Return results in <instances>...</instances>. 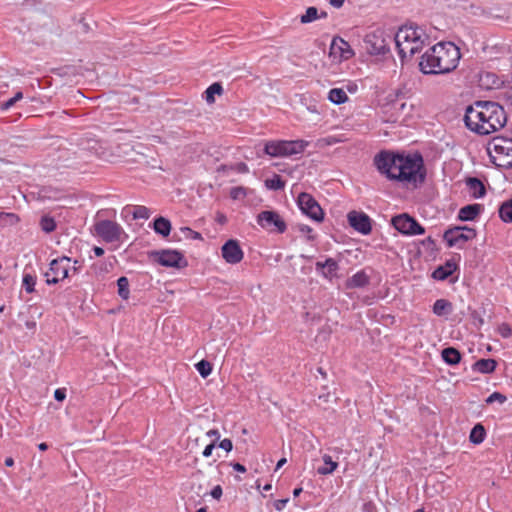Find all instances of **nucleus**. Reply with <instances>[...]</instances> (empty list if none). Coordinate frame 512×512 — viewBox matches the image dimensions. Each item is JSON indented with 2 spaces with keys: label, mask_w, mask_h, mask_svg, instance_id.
Here are the masks:
<instances>
[{
  "label": "nucleus",
  "mask_w": 512,
  "mask_h": 512,
  "mask_svg": "<svg viewBox=\"0 0 512 512\" xmlns=\"http://www.w3.org/2000/svg\"><path fill=\"white\" fill-rule=\"evenodd\" d=\"M374 163L391 180L415 185L423 182L425 178L423 159L419 154L404 155L382 151L375 156Z\"/></svg>",
  "instance_id": "nucleus-1"
},
{
  "label": "nucleus",
  "mask_w": 512,
  "mask_h": 512,
  "mask_svg": "<svg viewBox=\"0 0 512 512\" xmlns=\"http://www.w3.org/2000/svg\"><path fill=\"white\" fill-rule=\"evenodd\" d=\"M465 124L473 132L488 135L504 127L507 122L502 106L495 102H476L465 113Z\"/></svg>",
  "instance_id": "nucleus-2"
},
{
  "label": "nucleus",
  "mask_w": 512,
  "mask_h": 512,
  "mask_svg": "<svg viewBox=\"0 0 512 512\" xmlns=\"http://www.w3.org/2000/svg\"><path fill=\"white\" fill-rule=\"evenodd\" d=\"M460 49L452 42H439L428 49L419 62L424 74H445L457 68Z\"/></svg>",
  "instance_id": "nucleus-3"
},
{
  "label": "nucleus",
  "mask_w": 512,
  "mask_h": 512,
  "mask_svg": "<svg viewBox=\"0 0 512 512\" xmlns=\"http://www.w3.org/2000/svg\"><path fill=\"white\" fill-rule=\"evenodd\" d=\"M396 48L402 61L410 59L427 44L429 37L417 26L405 25L394 36Z\"/></svg>",
  "instance_id": "nucleus-4"
},
{
  "label": "nucleus",
  "mask_w": 512,
  "mask_h": 512,
  "mask_svg": "<svg viewBox=\"0 0 512 512\" xmlns=\"http://www.w3.org/2000/svg\"><path fill=\"white\" fill-rule=\"evenodd\" d=\"M115 219V209L98 210V238L110 245L112 250L119 248L128 238L123 227Z\"/></svg>",
  "instance_id": "nucleus-5"
},
{
  "label": "nucleus",
  "mask_w": 512,
  "mask_h": 512,
  "mask_svg": "<svg viewBox=\"0 0 512 512\" xmlns=\"http://www.w3.org/2000/svg\"><path fill=\"white\" fill-rule=\"evenodd\" d=\"M487 153L491 161L498 167H512V139L504 137L493 138L488 146Z\"/></svg>",
  "instance_id": "nucleus-6"
},
{
  "label": "nucleus",
  "mask_w": 512,
  "mask_h": 512,
  "mask_svg": "<svg viewBox=\"0 0 512 512\" xmlns=\"http://www.w3.org/2000/svg\"><path fill=\"white\" fill-rule=\"evenodd\" d=\"M308 142L304 140H271L264 146V152L271 157H288L303 153Z\"/></svg>",
  "instance_id": "nucleus-7"
},
{
  "label": "nucleus",
  "mask_w": 512,
  "mask_h": 512,
  "mask_svg": "<svg viewBox=\"0 0 512 512\" xmlns=\"http://www.w3.org/2000/svg\"><path fill=\"white\" fill-rule=\"evenodd\" d=\"M388 37L382 29L373 30L365 35L363 48L372 56L384 55L389 52Z\"/></svg>",
  "instance_id": "nucleus-8"
},
{
  "label": "nucleus",
  "mask_w": 512,
  "mask_h": 512,
  "mask_svg": "<svg viewBox=\"0 0 512 512\" xmlns=\"http://www.w3.org/2000/svg\"><path fill=\"white\" fill-rule=\"evenodd\" d=\"M71 269V259L66 256L53 259L47 271L44 272L45 282L48 285H54L68 277Z\"/></svg>",
  "instance_id": "nucleus-9"
},
{
  "label": "nucleus",
  "mask_w": 512,
  "mask_h": 512,
  "mask_svg": "<svg viewBox=\"0 0 512 512\" xmlns=\"http://www.w3.org/2000/svg\"><path fill=\"white\" fill-rule=\"evenodd\" d=\"M477 233L474 228L468 226H455L447 229L443 234V239L447 246L462 249L468 241L473 240Z\"/></svg>",
  "instance_id": "nucleus-10"
},
{
  "label": "nucleus",
  "mask_w": 512,
  "mask_h": 512,
  "mask_svg": "<svg viewBox=\"0 0 512 512\" xmlns=\"http://www.w3.org/2000/svg\"><path fill=\"white\" fill-rule=\"evenodd\" d=\"M391 223L403 235H422L425 232L424 227L406 213L394 216Z\"/></svg>",
  "instance_id": "nucleus-11"
},
{
  "label": "nucleus",
  "mask_w": 512,
  "mask_h": 512,
  "mask_svg": "<svg viewBox=\"0 0 512 512\" xmlns=\"http://www.w3.org/2000/svg\"><path fill=\"white\" fill-rule=\"evenodd\" d=\"M301 211L316 222H322L324 212L317 201L308 193L302 192L297 198Z\"/></svg>",
  "instance_id": "nucleus-12"
},
{
  "label": "nucleus",
  "mask_w": 512,
  "mask_h": 512,
  "mask_svg": "<svg viewBox=\"0 0 512 512\" xmlns=\"http://www.w3.org/2000/svg\"><path fill=\"white\" fill-rule=\"evenodd\" d=\"M353 56L354 51L347 41L339 36L332 39L329 49V58L333 63H341L351 59Z\"/></svg>",
  "instance_id": "nucleus-13"
},
{
  "label": "nucleus",
  "mask_w": 512,
  "mask_h": 512,
  "mask_svg": "<svg viewBox=\"0 0 512 512\" xmlns=\"http://www.w3.org/2000/svg\"><path fill=\"white\" fill-rule=\"evenodd\" d=\"M257 223L264 229L269 231L284 233L286 231V223L282 217L274 211H262L257 216Z\"/></svg>",
  "instance_id": "nucleus-14"
},
{
  "label": "nucleus",
  "mask_w": 512,
  "mask_h": 512,
  "mask_svg": "<svg viewBox=\"0 0 512 512\" xmlns=\"http://www.w3.org/2000/svg\"><path fill=\"white\" fill-rule=\"evenodd\" d=\"M155 261L165 267H184L187 262L184 256L176 250H161L153 253Z\"/></svg>",
  "instance_id": "nucleus-15"
},
{
  "label": "nucleus",
  "mask_w": 512,
  "mask_h": 512,
  "mask_svg": "<svg viewBox=\"0 0 512 512\" xmlns=\"http://www.w3.org/2000/svg\"><path fill=\"white\" fill-rule=\"evenodd\" d=\"M221 255L226 263L235 265L240 263L244 258V252L235 239L226 241L221 247Z\"/></svg>",
  "instance_id": "nucleus-16"
},
{
  "label": "nucleus",
  "mask_w": 512,
  "mask_h": 512,
  "mask_svg": "<svg viewBox=\"0 0 512 512\" xmlns=\"http://www.w3.org/2000/svg\"><path fill=\"white\" fill-rule=\"evenodd\" d=\"M347 220L349 225L359 233L368 235L372 231L371 219L364 212L350 211L347 214Z\"/></svg>",
  "instance_id": "nucleus-17"
},
{
  "label": "nucleus",
  "mask_w": 512,
  "mask_h": 512,
  "mask_svg": "<svg viewBox=\"0 0 512 512\" xmlns=\"http://www.w3.org/2000/svg\"><path fill=\"white\" fill-rule=\"evenodd\" d=\"M386 108L391 111V115L389 116L388 120L395 122L403 114L408 115L412 105H408V103L402 99H396L388 104Z\"/></svg>",
  "instance_id": "nucleus-18"
},
{
  "label": "nucleus",
  "mask_w": 512,
  "mask_h": 512,
  "mask_svg": "<svg viewBox=\"0 0 512 512\" xmlns=\"http://www.w3.org/2000/svg\"><path fill=\"white\" fill-rule=\"evenodd\" d=\"M479 84L487 90L499 89L503 85V80L493 72H483L480 74Z\"/></svg>",
  "instance_id": "nucleus-19"
},
{
  "label": "nucleus",
  "mask_w": 512,
  "mask_h": 512,
  "mask_svg": "<svg viewBox=\"0 0 512 512\" xmlns=\"http://www.w3.org/2000/svg\"><path fill=\"white\" fill-rule=\"evenodd\" d=\"M369 284V276L363 271H358L345 282L347 289L362 288Z\"/></svg>",
  "instance_id": "nucleus-20"
},
{
  "label": "nucleus",
  "mask_w": 512,
  "mask_h": 512,
  "mask_svg": "<svg viewBox=\"0 0 512 512\" xmlns=\"http://www.w3.org/2000/svg\"><path fill=\"white\" fill-rule=\"evenodd\" d=\"M456 268L457 265L453 261H447L444 265L437 267L433 271L432 277L436 280L443 281L451 276Z\"/></svg>",
  "instance_id": "nucleus-21"
},
{
  "label": "nucleus",
  "mask_w": 512,
  "mask_h": 512,
  "mask_svg": "<svg viewBox=\"0 0 512 512\" xmlns=\"http://www.w3.org/2000/svg\"><path fill=\"white\" fill-rule=\"evenodd\" d=\"M469 193L474 198H481L485 195L486 189L481 180L475 177H469L466 180Z\"/></svg>",
  "instance_id": "nucleus-22"
},
{
  "label": "nucleus",
  "mask_w": 512,
  "mask_h": 512,
  "mask_svg": "<svg viewBox=\"0 0 512 512\" xmlns=\"http://www.w3.org/2000/svg\"><path fill=\"white\" fill-rule=\"evenodd\" d=\"M480 211V204L466 205L459 210L458 218L462 221H472L480 214Z\"/></svg>",
  "instance_id": "nucleus-23"
},
{
  "label": "nucleus",
  "mask_w": 512,
  "mask_h": 512,
  "mask_svg": "<svg viewBox=\"0 0 512 512\" xmlns=\"http://www.w3.org/2000/svg\"><path fill=\"white\" fill-rule=\"evenodd\" d=\"M496 367L497 362L494 359H480L473 364L472 369L482 374H490Z\"/></svg>",
  "instance_id": "nucleus-24"
},
{
  "label": "nucleus",
  "mask_w": 512,
  "mask_h": 512,
  "mask_svg": "<svg viewBox=\"0 0 512 512\" xmlns=\"http://www.w3.org/2000/svg\"><path fill=\"white\" fill-rule=\"evenodd\" d=\"M322 460L324 465L317 468L319 475L332 474L338 468V463L334 461L330 455L324 454Z\"/></svg>",
  "instance_id": "nucleus-25"
},
{
  "label": "nucleus",
  "mask_w": 512,
  "mask_h": 512,
  "mask_svg": "<svg viewBox=\"0 0 512 512\" xmlns=\"http://www.w3.org/2000/svg\"><path fill=\"white\" fill-rule=\"evenodd\" d=\"M153 229L157 234L167 237L171 232V223L164 217H158L154 220Z\"/></svg>",
  "instance_id": "nucleus-26"
},
{
  "label": "nucleus",
  "mask_w": 512,
  "mask_h": 512,
  "mask_svg": "<svg viewBox=\"0 0 512 512\" xmlns=\"http://www.w3.org/2000/svg\"><path fill=\"white\" fill-rule=\"evenodd\" d=\"M316 268L323 269V274L325 277H332L336 274V271L338 270V263L332 259L328 258L325 262H317Z\"/></svg>",
  "instance_id": "nucleus-27"
},
{
  "label": "nucleus",
  "mask_w": 512,
  "mask_h": 512,
  "mask_svg": "<svg viewBox=\"0 0 512 512\" xmlns=\"http://www.w3.org/2000/svg\"><path fill=\"white\" fill-rule=\"evenodd\" d=\"M453 310V305L446 299H438L433 305V313L437 316H444L450 314Z\"/></svg>",
  "instance_id": "nucleus-28"
},
{
  "label": "nucleus",
  "mask_w": 512,
  "mask_h": 512,
  "mask_svg": "<svg viewBox=\"0 0 512 512\" xmlns=\"http://www.w3.org/2000/svg\"><path fill=\"white\" fill-rule=\"evenodd\" d=\"M223 92L221 83L215 82L205 90L204 98L208 104H213L215 103V95L221 96Z\"/></svg>",
  "instance_id": "nucleus-29"
},
{
  "label": "nucleus",
  "mask_w": 512,
  "mask_h": 512,
  "mask_svg": "<svg viewBox=\"0 0 512 512\" xmlns=\"http://www.w3.org/2000/svg\"><path fill=\"white\" fill-rule=\"evenodd\" d=\"M442 358L447 364L456 365L461 360V354L457 349L448 347L442 350Z\"/></svg>",
  "instance_id": "nucleus-30"
},
{
  "label": "nucleus",
  "mask_w": 512,
  "mask_h": 512,
  "mask_svg": "<svg viewBox=\"0 0 512 512\" xmlns=\"http://www.w3.org/2000/svg\"><path fill=\"white\" fill-rule=\"evenodd\" d=\"M328 99L332 103L340 105L346 103L349 100V97L344 89L333 88L328 93Z\"/></svg>",
  "instance_id": "nucleus-31"
},
{
  "label": "nucleus",
  "mask_w": 512,
  "mask_h": 512,
  "mask_svg": "<svg viewBox=\"0 0 512 512\" xmlns=\"http://www.w3.org/2000/svg\"><path fill=\"white\" fill-rule=\"evenodd\" d=\"M486 437V431L482 424H476L471 432L469 439L473 444H481Z\"/></svg>",
  "instance_id": "nucleus-32"
},
{
  "label": "nucleus",
  "mask_w": 512,
  "mask_h": 512,
  "mask_svg": "<svg viewBox=\"0 0 512 512\" xmlns=\"http://www.w3.org/2000/svg\"><path fill=\"white\" fill-rule=\"evenodd\" d=\"M499 216L504 222H512V199L500 206Z\"/></svg>",
  "instance_id": "nucleus-33"
},
{
  "label": "nucleus",
  "mask_w": 512,
  "mask_h": 512,
  "mask_svg": "<svg viewBox=\"0 0 512 512\" xmlns=\"http://www.w3.org/2000/svg\"><path fill=\"white\" fill-rule=\"evenodd\" d=\"M117 286H118V294L119 296L124 299V300H127L129 298V281L126 277H120L118 280H117Z\"/></svg>",
  "instance_id": "nucleus-34"
},
{
  "label": "nucleus",
  "mask_w": 512,
  "mask_h": 512,
  "mask_svg": "<svg viewBox=\"0 0 512 512\" xmlns=\"http://www.w3.org/2000/svg\"><path fill=\"white\" fill-rule=\"evenodd\" d=\"M22 285L27 293H32L35 290L36 277L30 273H24L22 278Z\"/></svg>",
  "instance_id": "nucleus-35"
},
{
  "label": "nucleus",
  "mask_w": 512,
  "mask_h": 512,
  "mask_svg": "<svg viewBox=\"0 0 512 512\" xmlns=\"http://www.w3.org/2000/svg\"><path fill=\"white\" fill-rule=\"evenodd\" d=\"M195 366L203 378L208 377L212 372V365L209 361L201 360Z\"/></svg>",
  "instance_id": "nucleus-36"
},
{
  "label": "nucleus",
  "mask_w": 512,
  "mask_h": 512,
  "mask_svg": "<svg viewBox=\"0 0 512 512\" xmlns=\"http://www.w3.org/2000/svg\"><path fill=\"white\" fill-rule=\"evenodd\" d=\"M40 226L41 229L46 232L50 233L55 230L56 223L55 220L50 216H43L40 220Z\"/></svg>",
  "instance_id": "nucleus-37"
},
{
  "label": "nucleus",
  "mask_w": 512,
  "mask_h": 512,
  "mask_svg": "<svg viewBox=\"0 0 512 512\" xmlns=\"http://www.w3.org/2000/svg\"><path fill=\"white\" fill-rule=\"evenodd\" d=\"M266 187L273 190L283 189L285 186L284 181L279 175H274L271 179L265 181Z\"/></svg>",
  "instance_id": "nucleus-38"
},
{
  "label": "nucleus",
  "mask_w": 512,
  "mask_h": 512,
  "mask_svg": "<svg viewBox=\"0 0 512 512\" xmlns=\"http://www.w3.org/2000/svg\"><path fill=\"white\" fill-rule=\"evenodd\" d=\"M132 216L134 219H148L150 217V210L146 206H134Z\"/></svg>",
  "instance_id": "nucleus-39"
},
{
  "label": "nucleus",
  "mask_w": 512,
  "mask_h": 512,
  "mask_svg": "<svg viewBox=\"0 0 512 512\" xmlns=\"http://www.w3.org/2000/svg\"><path fill=\"white\" fill-rule=\"evenodd\" d=\"M318 18V10L316 7L307 8L305 14L301 16V23H310Z\"/></svg>",
  "instance_id": "nucleus-40"
},
{
  "label": "nucleus",
  "mask_w": 512,
  "mask_h": 512,
  "mask_svg": "<svg viewBox=\"0 0 512 512\" xmlns=\"http://www.w3.org/2000/svg\"><path fill=\"white\" fill-rule=\"evenodd\" d=\"M18 218L13 213L0 212V229L8 224L17 222Z\"/></svg>",
  "instance_id": "nucleus-41"
},
{
  "label": "nucleus",
  "mask_w": 512,
  "mask_h": 512,
  "mask_svg": "<svg viewBox=\"0 0 512 512\" xmlns=\"http://www.w3.org/2000/svg\"><path fill=\"white\" fill-rule=\"evenodd\" d=\"M497 331L503 338H509L512 336V328L507 323L500 324Z\"/></svg>",
  "instance_id": "nucleus-42"
},
{
  "label": "nucleus",
  "mask_w": 512,
  "mask_h": 512,
  "mask_svg": "<svg viewBox=\"0 0 512 512\" xmlns=\"http://www.w3.org/2000/svg\"><path fill=\"white\" fill-rule=\"evenodd\" d=\"M507 400L506 396L499 393V392H493L487 399H486V403L487 404H491L495 401L499 402V403H504L505 401Z\"/></svg>",
  "instance_id": "nucleus-43"
},
{
  "label": "nucleus",
  "mask_w": 512,
  "mask_h": 512,
  "mask_svg": "<svg viewBox=\"0 0 512 512\" xmlns=\"http://www.w3.org/2000/svg\"><path fill=\"white\" fill-rule=\"evenodd\" d=\"M181 231L185 234L186 237L193 240H202V236L199 232L192 230L189 227L181 228Z\"/></svg>",
  "instance_id": "nucleus-44"
},
{
  "label": "nucleus",
  "mask_w": 512,
  "mask_h": 512,
  "mask_svg": "<svg viewBox=\"0 0 512 512\" xmlns=\"http://www.w3.org/2000/svg\"><path fill=\"white\" fill-rule=\"evenodd\" d=\"M230 196L232 199H239L246 196L245 189L243 187H233L230 190Z\"/></svg>",
  "instance_id": "nucleus-45"
},
{
  "label": "nucleus",
  "mask_w": 512,
  "mask_h": 512,
  "mask_svg": "<svg viewBox=\"0 0 512 512\" xmlns=\"http://www.w3.org/2000/svg\"><path fill=\"white\" fill-rule=\"evenodd\" d=\"M218 447L226 452H230L233 449V443L230 439L225 438L219 442Z\"/></svg>",
  "instance_id": "nucleus-46"
},
{
  "label": "nucleus",
  "mask_w": 512,
  "mask_h": 512,
  "mask_svg": "<svg viewBox=\"0 0 512 512\" xmlns=\"http://www.w3.org/2000/svg\"><path fill=\"white\" fill-rule=\"evenodd\" d=\"M300 231L307 235L308 240H313L315 238V235L313 233V229L307 225H301Z\"/></svg>",
  "instance_id": "nucleus-47"
},
{
  "label": "nucleus",
  "mask_w": 512,
  "mask_h": 512,
  "mask_svg": "<svg viewBox=\"0 0 512 512\" xmlns=\"http://www.w3.org/2000/svg\"><path fill=\"white\" fill-rule=\"evenodd\" d=\"M222 494H223V490H222V487L220 485H216L210 492V495L216 499V500H220V498L222 497Z\"/></svg>",
  "instance_id": "nucleus-48"
},
{
  "label": "nucleus",
  "mask_w": 512,
  "mask_h": 512,
  "mask_svg": "<svg viewBox=\"0 0 512 512\" xmlns=\"http://www.w3.org/2000/svg\"><path fill=\"white\" fill-rule=\"evenodd\" d=\"M54 398L57 401H63L66 398V390L64 388H58L54 392Z\"/></svg>",
  "instance_id": "nucleus-49"
},
{
  "label": "nucleus",
  "mask_w": 512,
  "mask_h": 512,
  "mask_svg": "<svg viewBox=\"0 0 512 512\" xmlns=\"http://www.w3.org/2000/svg\"><path fill=\"white\" fill-rule=\"evenodd\" d=\"M215 447H216L215 441H212L210 444H208V445L204 448V450H203V452H202V455H203L204 457H210V456L212 455V452H213V450H214V448H215Z\"/></svg>",
  "instance_id": "nucleus-50"
},
{
  "label": "nucleus",
  "mask_w": 512,
  "mask_h": 512,
  "mask_svg": "<svg viewBox=\"0 0 512 512\" xmlns=\"http://www.w3.org/2000/svg\"><path fill=\"white\" fill-rule=\"evenodd\" d=\"M206 436L209 437V438H212L213 441H215V444H216L217 441L220 439V432L217 429H211V430L206 432Z\"/></svg>",
  "instance_id": "nucleus-51"
},
{
  "label": "nucleus",
  "mask_w": 512,
  "mask_h": 512,
  "mask_svg": "<svg viewBox=\"0 0 512 512\" xmlns=\"http://www.w3.org/2000/svg\"><path fill=\"white\" fill-rule=\"evenodd\" d=\"M289 499L288 498H285V499H279L277 501L274 502V507L277 511H282L286 504L288 503Z\"/></svg>",
  "instance_id": "nucleus-52"
},
{
  "label": "nucleus",
  "mask_w": 512,
  "mask_h": 512,
  "mask_svg": "<svg viewBox=\"0 0 512 512\" xmlns=\"http://www.w3.org/2000/svg\"><path fill=\"white\" fill-rule=\"evenodd\" d=\"M15 101L13 98H10L9 100H7L6 102H3L1 105H0V110L1 111H7L9 110L12 106L15 105Z\"/></svg>",
  "instance_id": "nucleus-53"
},
{
  "label": "nucleus",
  "mask_w": 512,
  "mask_h": 512,
  "mask_svg": "<svg viewBox=\"0 0 512 512\" xmlns=\"http://www.w3.org/2000/svg\"><path fill=\"white\" fill-rule=\"evenodd\" d=\"M232 467L237 472H240V473H245L246 472L245 466L240 464V463H234V464H232Z\"/></svg>",
  "instance_id": "nucleus-54"
},
{
  "label": "nucleus",
  "mask_w": 512,
  "mask_h": 512,
  "mask_svg": "<svg viewBox=\"0 0 512 512\" xmlns=\"http://www.w3.org/2000/svg\"><path fill=\"white\" fill-rule=\"evenodd\" d=\"M344 3V0H330V4L334 7H341Z\"/></svg>",
  "instance_id": "nucleus-55"
},
{
  "label": "nucleus",
  "mask_w": 512,
  "mask_h": 512,
  "mask_svg": "<svg viewBox=\"0 0 512 512\" xmlns=\"http://www.w3.org/2000/svg\"><path fill=\"white\" fill-rule=\"evenodd\" d=\"M505 97L507 100H509L512 104V86L506 91Z\"/></svg>",
  "instance_id": "nucleus-56"
},
{
  "label": "nucleus",
  "mask_w": 512,
  "mask_h": 512,
  "mask_svg": "<svg viewBox=\"0 0 512 512\" xmlns=\"http://www.w3.org/2000/svg\"><path fill=\"white\" fill-rule=\"evenodd\" d=\"M5 465L7 467H12L14 465V459L12 457H7L5 459Z\"/></svg>",
  "instance_id": "nucleus-57"
},
{
  "label": "nucleus",
  "mask_w": 512,
  "mask_h": 512,
  "mask_svg": "<svg viewBox=\"0 0 512 512\" xmlns=\"http://www.w3.org/2000/svg\"><path fill=\"white\" fill-rule=\"evenodd\" d=\"M287 462L286 458H281L276 465V470L280 469Z\"/></svg>",
  "instance_id": "nucleus-58"
},
{
  "label": "nucleus",
  "mask_w": 512,
  "mask_h": 512,
  "mask_svg": "<svg viewBox=\"0 0 512 512\" xmlns=\"http://www.w3.org/2000/svg\"><path fill=\"white\" fill-rule=\"evenodd\" d=\"M12 98L14 99L15 102H17L23 98V93L17 92Z\"/></svg>",
  "instance_id": "nucleus-59"
},
{
  "label": "nucleus",
  "mask_w": 512,
  "mask_h": 512,
  "mask_svg": "<svg viewBox=\"0 0 512 512\" xmlns=\"http://www.w3.org/2000/svg\"><path fill=\"white\" fill-rule=\"evenodd\" d=\"M38 449L41 450V451H46L48 449V445L46 443H40L38 445Z\"/></svg>",
  "instance_id": "nucleus-60"
},
{
  "label": "nucleus",
  "mask_w": 512,
  "mask_h": 512,
  "mask_svg": "<svg viewBox=\"0 0 512 512\" xmlns=\"http://www.w3.org/2000/svg\"><path fill=\"white\" fill-rule=\"evenodd\" d=\"M301 492H302V488L301 487L295 488L293 490L294 497H298L301 494Z\"/></svg>",
  "instance_id": "nucleus-61"
},
{
  "label": "nucleus",
  "mask_w": 512,
  "mask_h": 512,
  "mask_svg": "<svg viewBox=\"0 0 512 512\" xmlns=\"http://www.w3.org/2000/svg\"><path fill=\"white\" fill-rule=\"evenodd\" d=\"M104 254V250L101 247H98V257Z\"/></svg>",
  "instance_id": "nucleus-62"
},
{
  "label": "nucleus",
  "mask_w": 512,
  "mask_h": 512,
  "mask_svg": "<svg viewBox=\"0 0 512 512\" xmlns=\"http://www.w3.org/2000/svg\"><path fill=\"white\" fill-rule=\"evenodd\" d=\"M331 140L328 141V144L336 143L337 140L334 137L330 138Z\"/></svg>",
  "instance_id": "nucleus-63"
},
{
  "label": "nucleus",
  "mask_w": 512,
  "mask_h": 512,
  "mask_svg": "<svg viewBox=\"0 0 512 512\" xmlns=\"http://www.w3.org/2000/svg\"><path fill=\"white\" fill-rule=\"evenodd\" d=\"M263 489H264L265 491L270 490V489H271V484H267V485H265Z\"/></svg>",
  "instance_id": "nucleus-64"
}]
</instances>
